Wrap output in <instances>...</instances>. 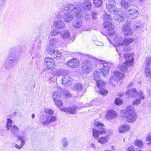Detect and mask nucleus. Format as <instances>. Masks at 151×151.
I'll return each instance as SVG.
<instances>
[{
	"instance_id": "6ab92c4d",
	"label": "nucleus",
	"mask_w": 151,
	"mask_h": 151,
	"mask_svg": "<svg viewBox=\"0 0 151 151\" xmlns=\"http://www.w3.org/2000/svg\"><path fill=\"white\" fill-rule=\"evenodd\" d=\"M60 36L65 40H69L70 38V35L69 31L65 30L60 32Z\"/></svg>"
},
{
	"instance_id": "f704fd0d",
	"label": "nucleus",
	"mask_w": 151,
	"mask_h": 151,
	"mask_svg": "<svg viewBox=\"0 0 151 151\" xmlns=\"http://www.w3.org/2000/svg\"><path fill=\"white\" fill-rule=\"evenodd\" d=\"M96 83L97 86L99 89L103 88L106 84L105 82L101 79L96 81Z\"/></svg>"
},
{
	"instance_id": "4be33fe9",
	"label": "nucleus",
	"mask_w": 151,
	"mask_h": 151,
	"mask_svg": "<svg viewBox=\"0 0 151 151\" xmlns=\"http://www.w3.org/2000/svg\"><path fill=\"white\" fill-rule=\"evenodd\" d=\"M133 114H135L134 108L132 106L130 105L126 108V111L124 113L123 116H127L128 115Z\"/></svg>"
},
{
	"instance_id": "e2e57ef3",
	"label": "nucleus",
	"mask_w": 151,
	"mask_h": 151,
	"mask_svg": "<svg viewBox=\"0 0 151 151\" xmlns=\"http://www.w3.org/2000/svg\"><path fill=\"white\" fill-rule=\"evenodd\" d=\"M150 61H149V60H146L145 62V64L147 66H149L150 65Z\"/></svg>"
},
{
	"instance_id": "4468645a",
	"label": "nucleus",
	"mask_w": 151,
	"mask_h": 151,
	"mask_svg": "<svg viewBox=\"0 0 151 151\" xmlns=\"http://www.w3.org/2000/svg\"><path fill=\"white\" fill-rule=\"evenodd\" d=\"M80 108L76 106H73L68 108L62 107L60 108L61 111H63L65 112H68L70 114H74L76 113V110L79 109Z\"/></svg>"
},
{
	"instance_id": "69168bd1",
	"label": "nucleus",
	"mask_w": 151,
	"mask_h": 151,
	"mask_svg": "<svg viewBox=\"0 0 151 151\" xmlns=\"http://www.w3.org/2000/svg\"><path fill=\"white\" fill-rule=\"evenodd\" d=\"M35 117V114H33L32 115V119H34Z\"/></svg>"
},
{
	"instance_id": "473e14b6",
	"label": "nucleus",
	"mask_w": 151,
	"mask_h": 151,
	"mask_svg": "<svg viewBox=\"0 0 151 151\" xmlns=\"http://www.w3.org/2000/svg\"><path fill=\"white\" fill-rule=\"evenodd\" d=\"M135 97L141 101L142 100L145 99V96L143 92L142 91H140L137 92L136 96Z\"/></svg>"
},
{
	"instance_id": "79ce46f5",
	"label": "nucleus",
	"mask_w": 151,
	"mask_h": 151,
	"mask_svg": "<svg viewBox=\"0 0 151 151\" xmlns=\"http://www.w3.org/2000/svg\"><path fill=\"white\" fill-rule=\"evenodd\" d=\"M82 25L81 22L80 21H75L73 22V26L75 28H78Z\"/></svg>"
},
{
	"instance_id": "bb28decb",
	"label": "nucleus",
	"mask_w": 151,
	"mask_h": 151,
	"mask_svg": "<svg viewBox=\"0 0 151 151\" xmlns=\"http://www.w3.org/2000/svg\"><path fill=\"white\" fill-rule=\"evenodd\" d=\"M48 115H42L40 117V119L41 122L44 125L49 124Z\"/></svg>"
},
{
	"instance_id": "4c0bfd02",
	"label": "nucleus",
	"mask_w": 151,
	"mask_h": 151,
	"mask_svg": "<svg viewBox=\"0 0 151 151\" xmlns=\"http://www.w3.org/2000/svg\"><path fill=\"white\" fill-rule=\"evenodd\" d=\"M58 40L56 38H51L49 41V44L50 45L54 46L55 44L58 42Z\"/></svg>"
},
{
	"instance_id": "39448f33",
	"label": "nucleus",
	"mask_w": 151,
	"mask_h": 151,
	"mask_svg": "<svg viewBox=\"0 0 151 151\" xmlns=\"http://www.w3.org/2000/svg\"><path fill=\"white\" fill-rule=\"evenodd\" d=\"M81 57L83 59L82 63L83 66L82 67V70L83 73H88L92 70V63L89 60L91 59L97 60L94 56L89 55H83Z\"/></svg>"
},
{
	"instance_id": "aec40b11",
	"label": "nucleus",
	"mask_w": 151,
	"mask_h": 151,
	"mask_svg": "<svg viewBox=\"0 0 151 151\" xmlns=\"http://www.w3.org/2000/svg\"><path fill=\"white\" fill-rule=\"evenodd\" d=\"M130 126L127 124H124L119 126L118 128V131L119 133H122L128 131L130 129Z\"/></svg>"
},
{
	"instance_id": "2f4dec72",
	"label": "nucleus",
	"mask_w": 151,
	"mask_h": 151,
	"mask_svg": "<svg viewBox=\"0 0 151 151\" xmlns=\"http://www.w3.org/2000/svg\"><path fill=\"white\" fill-rule=\"evenodd\" d=\"M52 96L53 100L56 99H59L60 98L61 96V94L60 91H56L53 92Z\"/></svg>"
},
{
	"instance_id": "f8f14e48",
	"label": "nucleus",
	"mask_w": 151,
	"mask_h": 151,
	"mask_svg": "<svg viewBox=\"0 0 151 151\" xmlns=\"http://www.w3.org/2000/svg\"><path fill=\"white\" fill-rule=\"evenodd\" d=\"M139 15L138 11L135 9H129L127 12V17L131 19H134L137 17Z\"/></svg>"
},
{
	"instance_id": "dca6fc26",
	"label": "nucleus",
	"mask_w": 151,
	"mask_h": 151,
	"mask_svg": "<svg viewBox=\"0 0 151 151\" xmlns=\"http://www.w3.org/2000/svg\"><path fill=\"white\" fill-rule=\"evenodd\" d=\"M79 61L76 58H73L67 62L66 65L71 68H77L79 64Z\"/></svg>"
},
{
	"instance_id": "7ed1b4c3",
	"label": "nucleus",
	"mask_w": 151,
	"mask_h": 151,
	"mask_svg": "<svg viewBox=\"0 0 151 151\" xmlns=\"http://www.w3.org/2000/svg\"><path fill=\"white\" fill-rule=\"evenodd\" d=\"M9 130L11 133L15 137L17 138L18 139L21 141V143L20 145L16 144L14 147L17 149H21L25 144L26 140L24 139L26 138V132L25 131L23 130L21 132V134L18 135L19 128L16 126L13 125L10 127Z\"/></svg>"
},
{
	"instance_id": "9d476101",
	"label": "nucleus",
	"mask_w": 151,
	"mask_h": 151,
	"mask_svg": "<svg viewBox=\"0 0 151 151\" xmlns=\"http://www.w3.org/2000/svg\"><path fill=\"white\" fill-rule=\"evenodd\" d=\"M114 16L115 20L118 22H122L125 20V15L120 11L117 10L114 13Z\"/></svg>"
},
{
	"instance_id": "6e6552de",
	"label": "nucleus",
	"mask_w": 151,
	"mask_h": 151,
	"mask_svg": "<svg viewBox=\"0 0 151 151\" xmlns=\"http://www.w3.org/2000/svg\"><path fill=\"white\" fill-rule=\"evenodd\" d=\"M124 76V74L118 71L114 70L113 72V75L110 80V82L112 84H114L115 81H118L122 79Z\"/></svg>"
},
{
	"instance_id": "bf43d9fd",
	"label": "nucleus",
	"mask_w": 151,
	"mask_h": 151,
	"mask_svg": "<svg viewBox=\"0 0 151 151\" xmlns=\"http://www.w3.org/2000/svg\"><path fill=\"white\" fill-rule=\"evenodd\" d=\"M89 145L90 147L93 148L94 149H96V147L94 144L91 143Z\"/></svg>"
},
{
	"instance_id": "a878e982",
	"label": "nucleus",
	"mask_w": 151,
	"mask_h": 151,
	"mask_svg": "<svg viewBox=\"0 0 151 151\" xmlns=\"http://www.w3.org/2000/svg\"><path fill=\"white\" fill-rule=\"evenodd\" d=\"M137 93V91L134 88L132 90H128L125 93V94L126 95L132 97H135L136 96Z\"/></svg>"
},
{
	"instance_id": "a211bd4d",
	"label": "nucleus",
	"mask_w": 151,
	"mask_h": 151,
	"mask_svg": "<svg viewBox=\"0 0 151 151\" xmlns=\"http://www.w3.org/2000/svg\"><path fill=\"white\" fill-rule=\"evenodd\" d=\"M44 62L47 68L49 69H52L55 66L54 61L52 58L49 57H46L45 58Z\"/></svg>"
},
{
	"instance_id": "20e7f679",
	"label": "nucleus",
	"mask_w": 151,
	"mask_h": 151,
	"mask_svg": "<svg viewBox=\"0 0 151 151\" xmlns=\"http://www.w3.org/2000/svg\"><path fill=\"white\" fill-rule=\"evenodd\" d=\"M17 49L16 47H13L10 50V55L4 63L5 67L8 69L12 68L18 63L19 60V57L16 54Z\"/></svg>"
},
{
	"instance_id": "13d9d810",
	"label": "nucleus",
	"mask_w": 151,
	"mask_h": 151,
	"mask_svg": "<svg viewBox=\"0 0 151 151\" xmlns=\"http://www.w3.org/2000/svg\"><path fill=\"white\" fill-rule=\"evenodd\" d=\"M146 140L148 141H151V134H149L147 137Z\"/></svg>"
},
{
	"instance_id": "423d86ee",
	"label": "nucleus",
	"mask_w": 151,
	"mask_h": 151,
	"mask_svg": "<svg viewBox=\"0 0 151 151\" xmlns=\"http://www.w3.org/2000/svg\"><path fill=\"white\" fill-rule=\"evenodd\" d=\"M102 18L103 19V26L106 30L109 32H107L108 35L111 37L113 36L115 33L113 29L114 28V26L109 21L112 20V18L110 16V15L105 14L103 15Z\"/></svg>"
},
{
	"instance_id": "412c9836",
	"label": "nucleus",
	"mask_w": 151,
	"mask_h": 151,
	"mask_svg": "<svg viewBox=\"0 0 151 151\" xmlns=\"http://www.w3.org/2000/svg\"><path fill=\"white\" fill-rule=\"evenodd\" d=\"M54 26L57 29H60L65 28L64 23L61 20H56L54 22Z\"/></svg>"
},
{
	"instance_id": "3c124183",
	"label": "nucleus",
	"mask_w": 151,
	"mask_h": 151,
	"mask_svg": "<svg viewBox=\"0 0 151 151\" xmlns=\"http://www.w3.org/2000/svg\"><path fill=\"white\" fill-rule=\"evenodd\" d=\"M122 101L120 99L116 98L114 101V103L115 104L119 105L121 104L122 103Z\"/></svg>"
},
{
	"instance_id": "de8ad7c7",
	"label": "nucleus",
	"mask_w": 151,
	"mask_h": 151,
	"mask_svg": "<svg viewBox=\"0 0 151 151\" xmlns=\"http://www.w3.org/2000/svg\"><path fill=\"white\" fill-rule=\"evenodd\" d=\"M60 32L57 31L56 29H54L50 33L51 36L53 37L58 35L60 33Z\"/></svg>"
},
{
	"instance_id": "8fccbe9b",
	"label": "nucleus",
	"mask_w": 151,
	"mask_h": 151,
	"mask_svg": "<svg viewBox=\"0 0 151 151\" xmlns=\"http://www.w3.org/2000/svg\"><path fill=\"white\" fill-rule=\"evenodd\" d=\"M122 6H123L125 8L127 9L128 7V3L124 0H121V1Z\"/></svg>"
},
{
	"instance_id": "58836bf2",
	"label": "nucleus",
	"mask_w": 151,
	"mask_h": 151,
	"mask_svg": "<svg viewBox=\"0 0 151 151\" xmlns=\"http://www.w3.org/2000/svg\"><path fill=\"white\" fill-rule=\"evenodd\" d=\"M145 73L147 77H151V69L147 67H146L145 69Z\"/></svg>"
},
{
	"instance_id": "4d7b16f0",
	"label": "nucleus",
	"mask_w": 151,
	"mask_h": 151,
	"mask_svg": "<svg viewBox=\"0 0 151 151\" xmlns=\"http://www.w3.org/2000/svg\"><path fill=\"white\" fill-rule=\"evenodd\" d=\"M127 151H135L134 147L132 146H129L128 148Z\"/></svg>"
},
{
	"instance_id": "72a5a7b5",
	"label": "nucleus",
	"mask_w": 151,
	"mask_h": 151,
	"mask_svg": "<svg viewBox=\"0 0 151 151\" xmlns=\"http://www.w3.org/2000/svg\"><path fill=\"white\" fill-rule=\"evenodd\" d=\"M83 88L82 84L80 83H78L75 84L74 86L73 90L75 91H80Z\"/></svg>"
},
{
	"instance_id": "f03ea898",
	"label": "nucleus",
	"mask_w": 151,
	"mask_h": 151,
	"mask_svg": "<svg viewBox=\"0 0 151 151\" xmlns=\"http://www.w3.org/2000/svg\"><path fill=\"white\" fill-rule=\"evenodd\" d=\"M94 125L98 129H92V135L95 139H98V142L101 144L106 143L109 136L112 134V131L111 130L105 128L104 125L98 121H95L93 122Z\"/></svg>"
},
{
	"instance_id": "a19ab883",
	"label": "nucleus",
	"mask_w": 151,
	"mask_h": 151,
	"mask_svg": "<svg viewBox=\"0 0 151 151\" xmlns=\"http://www.w3.org/2000/svg\"><path fill=\"white\" fill-rule=\"evenodd\" d=\"M134 144L136 146L139 147H142L143 146V143L142 141L140 140L137 139L135 141Z\"/></svg>"
},
{
	"instance_id": "5fc2aeb1",
	"label": "nucleus",
	"mask_w": 151,
	"mask_h": 151,
	"mask_svg": "<svg viewBox=\"0 0 151 151\" xmlns=\"http://www.w3.org/2000/svg\"><path fill=\"white\" fill-rule=\"evenodd\" d=\"M39 53H36L35 55L33 56H32V63L33 64H35L34 62V60H35V59H36L39 56ZM36 59H35V60H36Z\"/></svg>"
},
{
	"instance_id": "6e6d98bb",
	"label": "nucleus",
	"mask_w": 151,
	"mask_h": 151,
	"mask_svg": "<svg viewBox=\"0 0 151 151\" xmlns=\"http://www.w3.org/2000/svg\"><path fill=\"white\" fill-rule=\"evenodd\" d=\"M63 94L64 96L67 97L70 96H71V94L68 91L65 90L63 91Z\"/></svg>"
},
{
	"instance_id": "a18cd8bd",
	"label": "nucleus",
	"mask_w": 151,
	"mask_h": 151,
	"mask_svg": "<svg viewBox=\"0 0 151 151\" xmlns=\"http://www.w3.org/2000/svg\"><path fill=\"white\" fill-rule=\"evenodd\" d=\"M99 89V92L102 95H105L107 94V91L106 90L103 88H101Z\"/></svg>"
},
{
	"instance_id": "603ef678",
	"label": "nucleus",
	"mask_w": 151,
	"mask_h": 151,
	"mask_svg": "<svg viewBox=\"0 0 151 151\" xmlns=\"http://www.w3.org/2000/svg\"><path fill=\"white\" fill-rule=\"evenodd\" d=\"M136 99L133 101L132 102V105L134 106L140 104V101H141L140 100H139L138 99Z\"/></svg>"
},
{
	"instance_id": "cd10ccee",
	"label": "nucleus",
	"mask_w": 151,
	"mask_h": 151,
	"mask_svg": "<svg viewBox=\"0 0 151 151\" xmlns=\"http://www.w3.org/2000/svg\"><path fill=\"white\" fill-rule=\"evenodd\" d=\"M124 38L119 35H116L114 38V40L115 42L119 44L121 46H122V43L123 42Z\"/></svg>"
},
{
	"instance_id": "c9c22d12",
	"label": "nucleus",
	"mask_w": 151,
	"mask_h": 151,
	"mask_svg": "<svg viewBox=\"0 0 151 151\" xmlns=\"http://www.w3.org/2000/svg\"><path fill=\"white\" fill-rule=\"evenodd\" d=\"M93 5L97 7H99L102 5L103 3L102 0H93Z\"/></svg>"
},
{
	"instance_id": "49530a36",
	"label": "nucleus",
	"mask_w": 151,
	"mask_h": 151,
	"mask_svg": "<svg viewBox=\"0 0 151 151\" xmlns=\"http://www.w3.org/2000/svg\"><path fill=\"white\" fill-rule=\"evenodd\" d=\"M44 111L45 113L49 115H52L54 113L53 110L48 108L45 109Z\"/></svg>"
},
{
	"instance_id": "09e8293b",
	"label": "nucleus",
	"mask_w": 151,
	"mask_h": 151,
	"mask_svg": "<svg viewBox=\"0 0 151 151\" xmlns=\"http://www.w3.org/2000/svg\"><path fill=\"white\" fill-rule=\"evenodd\" d=\"M56 99L54 100L55 104L57 106L59 107L63 106L62 102L60 100H58Z\"/></svg>"
},
{
	"instance_id": "680f3d73",
	"label": "nucleus",
	"mask_w": 151,
	"mask_h": 151,
	"mask_svg": "<svg viewBox=\"0 0 151 151\" xmlns=\"http://www.w3.org/2000/svg\"><path fill=\"white\" fill-rule=\"evenodd\" d=\"M42 42V40H41L38 41V45L37 46L38 49H40V44Z\"/></svg>"
},
{
	"instance_id": "2eb2a0df",
	"label": "nucleus",
	"mask_w": 151,
	"mask_h": 151,
	"mask_svg": "<svg viewBox=\"0 0 151 151\" xmlns=\"http://www.w3.org/2000/svg\"><path fill=\"white\" fill-rule=\"evenodd\" d=\"M73 79L68 75L64 76L62 78V83L65 87H68L72 83Z\"/></svg>"
},
{
	"instance_id": "ea45409f",
	"label": "nucleus",
	"mask_w": 151,
	"mask_h": 151,
	"mask_svg": "<svg viewBox=\"0 0 151 151\" xmlns=\"http://www.w3.org/2000/svg\"><path fill=\"white\" fill-rule=\"evenodd\" d=\"M48 123L49 124L50 123L54 122L56 121L57 120V117L53 115L49 116L48 115Z\"/></svg>"
},
{
	"instance_id": "c03bdc74",
	"label": "nucleus",
	"mask_w": 151,
	"mask_h": 151,
	"mask_svg": "<svg viewBox=\"0 0 151 151\" xmlns=\"http://www.w3.org/2000/svg\"><path fill=\"white\" fill-rule=\"evenodd\" d=\"M61 143L64 147H67L68 145L67 139L65 137L63 138L61 140Z\"/></svg>"
},
{
	"instance_id": "b1692460",
	"label": "nucleus",
	"mask_w": 151,
	"mask_h": 151,
	"mask_svg": "<svg viewBox=\"0 0 151 151\" xmlns=\"http://www.w3.org/2000/svg\"><path fill=\"white\" fill-rule=\"evenodd\" d=\"M117 115L116 111L113 110H109L106 113V116L107 119L115 118Z\"/></svg>"
},
{
	"instance_id": "5701e85b",
	"label": "nucleus",
	"mask_w": 151,
	"mask_h": 151,
	"mask_svg": "<svg viewBox=\"0 0 151 151\" xmlns=\"http://www.w3.org/2000/svg\"><path fill=\"white\" fill-rule=\"evenodd\" d=\"M123 116L126 119V121L127 122L131 123L134 122L137 117L136 113L128 115L127 116Z\"/></svg>"
},
{
	"instance_id": "37998d69",
	"label": "nucleus",
	"mask_w": 151,
	"mask_h": 151,
	"mask_svg": "<svg viewBox=\"0 0 151 151\" xmlns=\"http://www.w3.org/2000/svg\"><path fill=\"white\" fill-rule=\"evenodd\" d=\"M63 70H60L59 69L55 70V71H54L53 72V74L54 75H55V76H62L63 74Z\"/></svg>"
},
{
	"instance_id": "393cba45",
	"label": "nucleus",
	"mask_w": 151,
	"mask_h": 151,
	"mask_svg": "<svg viewBox=\"0 0 151 151\" xmlns=\"http://www.w3.org/2000/svg\"><path fill=\"white\" fill-rule=\"evenodd\" d=\"M84 9L86 10H90L92 8V4L90 0H85L83 4Z\"/></svg>"
},
{
	"instance_id": "864d4df0",
	"label": "nucleus",
	"mask_w": 151,
	"mask_h": 151,
	"mask_svg": "<svg viewBox=\"0 0 151 151\" xmlns=\"http://www.w3.org/2000/svg\"><path fill=\"white\" fill-rule=\"evenodd\" d=\"M91 14L93 18L94 19H96L97 18V13L96 11H91Z\"/></svg>"
},
{
	"instance_id": "0eeeda50",
	"label": "nucleus",
	"mask_w": 151,
	"mask_h": 151,
	"mask_svg": "<svg viewBox=\"0 0 151 151\" xmlns=\"http://www.w3.org/2000/svg\"><path fill=\"white\" fill-rule=\"evenodd\" d=\"M133 54L131 53H125L124 55V58L125 59H128L125 62L123 63L119 66V68L120 70L123 72H125L127 70L128 68L130 66H132L134 58L133 57Z\"/></svg>"
},
{
	"instance_id": "052dcab7",
	"label": "nucleus",
	"mask_w": 151,
	"mask_h": 151,
	"mask_svg": "<svg viewBox=\"0 0 151 151\" xmlns=\"http://www.w3.org/2000/svg\"><path fill=\"white\" fill-rule=\"evenodd\" d=\"M134 84V83L133 82H132L128 85L127 87L128 88L131 87L133 86Z\"/></svg>"
},
{
	"instance_id": "9b49d317",
	"label": "nucleus",
	"mask_w": 151,
	"mask_h": 151,
	"mask_svg": "<svg viewBox=\"0 0 151 151\" xmlns=\"http://www.w3.org/2000/svg\"><path fill=\"white\" fill-rule=\"evenodd\" d=\"M122 30L125 36H130L133 34L131 28L129 25L127 24H124L122 26Z\"/></svg>"
},
{
	"instance_id": "ddd939ff",
	"label": "nucleus",
	"mask_w": 151,
	"mask_h": 151,
	"mask_svg": "<svg viewBox=\"0 0 151 151\" xmlns=\"http://www.w3.org/2000/svg\"><path fill=\"white\" fill-rule=\"evenodd\" d=\"M48 52L51 55H53V58H56V59H59L62 56V54L61 52L57 49H49Z\"/></svg>"
},
{
	"instance_id": "1a4fd4ad",
	"label": "nucleus",
	"mask_w": 151,
	"mask_h": 151,
	"mask_svg": "<svg viewBox=\"0 0 151 151\" xmlns=\"http://www.w3.org/2000/svg\"><path fill=\"white\" fill-rule=\"evenodd\" d=\"M98 63L99 64L101 65L100 66L103 68L101 69V73L104 76H105L108 74L110 69V67L108 65L106 62L102 60H98Z\"/></svg>"
},
{
	"instance_id": "774afa93",
	"label": "nucleus",
	"mask_w": 151,
	"mask_h": 151,
	"mask_svg": "<svg viewBox=\"0 0 151 151\" xmlns=\"http://www.w3.org/2000/svg\"><path fill=\"white\" fill-rule=\"evenodd\" d=\"M73 53V52H67V54L68 55H70L71 54Z\"/></svg>"
},
{
	"instance_id": "c756f323",
	"label": "nucleus",
	"mask_w": 151,
	"mask_h": 151,
	"mask_svg": "<svg viewBox=\"0 0 151 151\" xmlns=\"http://www.w3.org/2000/svg\"><path fill=\"white\" fill-rule=\"evenodd\" d=\"M134 40L133 38L128 37L126 38H124L123 40V42L122 43V46H127L129 45L130 44L132 43Z\"/></svg>"
},
{
	"instance_id": "e433bc0d",
	"label": "nucleus",
	"mask_w": 151,
	"mask_h": 151,
	"mask_svg": "<svg viewBox=\"0 0 151 151\" xmlns=\"http://www.w3.org/2000/svg\"><path fill=\"white\" fill-rule=\"evenodd\" d=\"M12 121L11 119L9 118H8L7 119L6 124V127L7 130H9L10 127L13 125L12 124Z\"/></svg>"
},
{
	"instance_id": "f257e3e1",
	"label": "nucleus",
	"mask_w": 151,
	"mask_h": 151,
	"mask_svg": "<svg viewBox=\"0 0 151 151\" xmlns=\"http://www.w3.org/2000/svg\"><path fill=\"white\" fill-rule=\"evenodd\" d=\"M60 9L57 15V18L60 19H63L65 22L69 23L74 16L79 18L82 16L81 9L78 6L74 7L72 4H65Z\"/></svg>"
},
{
	"instance_id": "7c9ffc66",
	"label": "nucleus",
	"mask_w": 151,
	"mask_h": 151,
	"mask_svg": "<svg viewBox=\"0 0 151 151\" xmlns=\"http://www.w3.org/2000/svg\"><path fill=\"white\" fill-rule=\"evenodd\" d=\"M101 75L100 72L95 71L93 72V79L96 81L101 79Z\"/></svg>"
},
{
	"instance_id": "c85d7f7f",
	"label": "nucleus",
	"mask_w": 151,
	"mask_h": 151,
	"mask_svg": "<svg viewBox=\"0 0 151 151\" xmlns=\"http://www.w3.org/2000/svg\"><path fill=\"white\" fill-rule=\"evenodd\" d=\"M106 9L110 12H113L114 13L117 10H119L118 9H116L115 6L112 4H106Z\"/></svg>"
},
{
	"instance_id": "f3484780",
	"label": "nucleus",
	"mask_w": 151,
	"mask_h": 151,
	"mask_svg": "<svg viewBox=\"0 0 151 151\" xmlns=\"http://www.w3.org/2000/svg\"><path fill=\"white\" fill-rule=\"evenodd\" d=\"M143 27V24L139 20H136L132 26V30L135 32L141 31Z\"/></svg>"
},
{
	"instance_id": "338daca9",
	"label": "nucleus",
	"mask_w": 151,
	"mask_h": 151,
	"mask_svg": "<svg viewBox=\"0 0 151 151\" xmlns=\"http://www.w3.org/2000/svg\"><path fill=\"white\" fill-rule=\"evenodd\" d=\"M3 131V130L0 129V135H2V132Z\"/></svg>"
},
{
	"instance_id": "0e129e2a",
	"label": "nucleus",
	"mask_w": 151,
	"mask_h": 151,
	"mask_svg": "<svg viewBox=\"0 0 151 151\" xmlns=\"http://www.w3.org/2000/svg\"><path fill=\"white\" fill-rule=\"evenodd\" d=\"M96 45L98 46H103V43H99L98 42H97L96 43Z\"/></svg>"
}]
</instances>
